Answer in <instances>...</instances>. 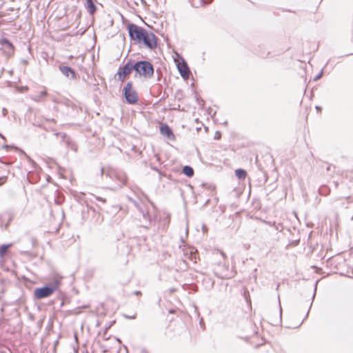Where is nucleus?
I'll return each mask as SVG.
<instances>
[{"instance_id":"nucleus-17","label":"nucleus","mask_w":353,"mask_h":353,"mask_svg":"<svg viewBox=\"0 0 353 353\" xmlns=\"http://www.w3.org/2000/svg\"><path fill=\"white\" fill-rule=\"evenodd\" d=\"M48 93L46 92V90H43L41 92H40L37 96H35L34 98H33V100L37 101V102H39L40 101H41V99L44 97H46L47 96Z\"/></svg>"},{"instance_id":"nucleus-4","label":"nucleus","mask_w":353,"mask_h":353,"mask_svg":"<svg viewBox=\"0 0 353 353\" xmlns=\"http://www.w3.org/2000/svg\"><path fill=\"white\" fill-rule=\"evenodd\" d=\"M130 39L134 43H141V41L145 35L147 30L134 23H130L127 26Z\"/></svg>"},{"instance_id":"nucleus-1","label":"nucleus","mask_w":353,"mask_h":353,"mask_svg":"<svg viewBox=\"0 0 353 353\" xmlns=\"http://www.w3.org/2000/svg\"><path fill=\"white\" fill-rule=\"evenodd\" d=\"M61 284V280L54 279L53 281L47 282L41 287L34 289L33 298L34 300H41L51 296L59 289Z\"/></svg>"},{"instance_id":"nucleus-15","label":"nucleus","mask_w":353,"mask_h":353,"mask_svg":"<svg viewBox=\"0 0 353 353\" xmlns=\"http://www.w3.org/2000/svg\"><path fill=\"white\" fill-rule=\"evenodd\" d=\"M54 135L57 137H60L61 139V142L64 143L65 145L67 143L70 142V137L64 132H55Z\"/></svg>"},{"instance_id":"nucleus-35","label":"nucleus","mask_w":353,"mask_h":353,"mask_svg":"<svg viewBox=\"0 0 353 353\" xmlns=\"http://www.w3.org/2000/svg\"><path fill=\"white\" fill-rule=\"evenodd\" d=\"M10 147H11V145H4L3 146V148H5V149H8V148H10Z\"/></svg>"},{"instance_id":"nucleus-51","label":"nucleus","mask_w":353,"mask_h":353,"mask_svg":"<svg viewBox=\"0 0 353 353\" xmlns=\"http://www.w3.org/2000/svg\"><path fill=\"white\" fill-rule=\"evenodd\" d=\"M315 294H316V290L314 291V293L313 294V298L315 296Z\"/></svg>"},{"instance_id":"nucleus-39","label":"nucleus","mask_w":353,"mask_h":353,"mask_svg":"<svg viewBox=\"0 0 353 353\" xmlns=\"http://www.w3.org/2000/svg\"><path fill=\"white\" fill-rule=\"evenodd\" d=\"M47 120L50 121H52V122H55L54 119H48Z\"/></svg>"},{"instance_id":"nucleus-38","label":"nucleus","mask_w":353,"mask_h":353,"mask_svg":"<svg viewBox=\"0 0 353 353\" xmlns=\"http://www.w3.org/2000/svg\"><path fill=\"white\" fill-rule=\"evenodd\" d=\"M330 168H331V165H327L326 168L327 171H330Z\"/></svg>"},{"instance_id":"nucleus-34","label":"nucleus","mask_w":353,"mask_h":353,"mask_svg":"<svg viewBox=\"0 0 353 353\" xmlns=\"http://www.w3.org/2000/svg\"><path fill=\"white\" fill-rule=\"evenodd\" d=\"M21 63H23V64H26H26H28V61L27 60H26V59H22V60H21Z\"/></svg>"},{"instance_id":"nucleus-32","label":"nucleus","mask_w":353,"mask_h":353,"mask_svg":"<svg viewBox=\"0 0 353 353\" xmlns=\"http://www.w3.org/2000/svg\"><path fill=\"white\" fill-rule=\"evenodd\" d=\"M18 17H19V15H18V14H15V15H14V16L11 17L10 19L14 21V20H15L16 19H17V18H18Z\"/></svg>"},{"instance_id":"nucleus-30","label":"nucleus","mask_w":353,"mask_h":353,"mask_svg":"<svg viewBox=\"0 0 353 353\" xmlns=\"http://www.w3.org/2000/svg\"><path fill=\"white\" fill-rule=\"evenodd\" d=\"M125 317L128 319H135V316L133 315V316H128V315H125Z\"/></svg>"},{"instance_id":"nucleus-25","label":"nucleus","mask_w":353,"mask_h":353,"mask_svg":"<svg viewBox=\"0 0 353 353\" xmlns=\"http://www.w3.org/2000/svg\"><path fill=\"white\" fill-rule=\"evenodd\" d=\"M221 138V133L219 131H216L214 135V139L219 140Z\"/></svg>"},{"instance_id":"nucleus-49","label":"nucleus","mask_w":353,"mask_h":353,"mask_svg":"<svg viewBox=\"0 0 353 353\" xmlns=\"http://www.w3.org/2000/svg\"><path fill=\"white\" fill-rule=\"evenodd\" d=\"M279 286H280V284L279 283V284L277 285V286H276V290H278V289H279Z\"/></svg>"},{"instance_id":"nucleus-28","label":"nucleus","mask_w":353,"mask_h":353,"mask_svg":"<svg viewBox=\"0 0 353 353\" xmlns=\"http://www.w3.org/2000/svg\"><path fill=\"white\" fill-rule=\"evenodd\" d=\"M129 199L137 208L139 207V203L137 201H135V200H134V199H132L131 198H129Z\"/></svg>"},{"instance_id":"nucleus-19","label":"nucleus","mask_w":353,"mask_h":353,"mask_svg":"<svg viewBox=\"0 0 353 353\" xmlns=\"http://www.w3.org/2000/svg\"><path fill=\"white\" fill-rule=\"evenodd\" d=\"M13 219H14L13 215H12V214H8V222H7L5 225H3V224L1 223V228H3H3H4L5 230H7V229L8 228L9 225H10V223L12 222V221L13 220Z\"/></svg>"},{"instance_id":"nucleus-26","label":"nucleus","mask_w":353,"mask_h":353,"mask_svg":"<svg viewBox=\"0 0 353 353\" xmlns=\"http://www.w3.org/2000/svg\"><path fill=\"white\" fill-rule=\"evenodd\" d=\"M95 199L99 201H101L103 203H105L106 202V200L105 199L103 198V197H101V196H94Z\"/></svg>"},{"instance_id":"nucleus-3","label":"nucleus","mask_w":353,"mask_h":353,"mask_svg":"<svg viewBox=\"0 0 353 353\" xmlns=\"http://www.w3.org/2000/svg\"><path fill=\"white\" fill-rule=\"evenodd\" d=\"M122 94L127 103L130 105L137 104L139 101L137 92L133 88V83L129 81L122 90Z\"/></svg>"},{"instance_id":"nucleus-13","label":"nucleus","mask_w":353,"mask_h":353,"mask_svg":"<svg viewBox=\"0 0 353 353\" xmlns=\"http://www.w3.org/2000/svg\"><path fill=\"white\" fill-rule=\"evenodd\" d=\"M270 54L269 51H267L264 45L259 46V50H257L258 56L262 58H267Z\"/></svg>"},{"instance_id":"nucleus-22","label":"nucleus","mask_w":353,"mask_h":353,"mask_svg":"<svg viewBox=\"0 0 353 353\" xmlns=\"http://www.w3.org/2000/svg\"><path fill=\"white\" fill-rule=\"evenodd\" d=\"M278 299H279V321L281 322L282 308H281V305L279 295L278 296Z\"/></svg>"},{"instance_id":"nucleus-7","label":"nucleus","mask_w":353,"mask_h":353,"mask_svg":"<svg viewBox=\"0 0 353 353\" xmlns=\"http://www.w3.org/2000/svg\"><path fill=\"white\" fill-rule=\"evenodd\" d=\"M59 69L61 72V73L70 79H77V73L75 70L70 66L60 65H59Z\"/></svg>"},{"instance_id":"nucleus-14","label":"nucleus","mask_w":353,"mask_h":353,"mask_svg":"<svg viewBox=\"0 0 353 353\" xmlns=\"http://www.w3.org/2000/svg\"><path fill=\"white\" fill-rule=\"evenodd\" d=\"M12 245V243L2 244L0 245V257H3L8 252V248Z\"/></svg>"},{"instance_id":"nucleus-8","label":"nucleus","mask_w":353,"mask_h":353,"mask_svg":"<svg viewBox=\"0 0 353 353\" xmlns=\"http://www.w3.org/2000/svg\"><path fill=\"white\" fill-rule=\"evenodd\" d=\"M177 69L180 75L185 79H188L190 74V70L188 63L183 60L181 63L177 64Z\"/></svg>"},{"instance_id":"nucleus-42","label":"nucleus","mask_w":353,"mask_h":353,"mask_svg":"<svg viewBox=\"0 0 353 353\" xmlns=\"http://www.w3.org/2000/svg\"><path fill=\"white\" fill-rule=\"evenodd\" d=\"M1 16H2V17H5V16H6V12H3V13L1 14Z\"/></svg>"},{"instance_id":"nucleus-43","label":"nucleus","mask_w":353,"mask_h":353,"mask_svg":"<svg viewBox=\"0 0 353 353\" xmlns=\"http://www.w3.org/2000/svg\"><path fill=\"white\" fill-rule=\"evenodd\" d=\"M209 202H210V199H208V200L205 201V205H207Z\"/></svg>"},{"instance_id":"nucleus-24","label":"nucleus","mask_w":353,"mask_h":353,"mask_svg":"<svg viewBox=\"0 0 353 353\" xmlns=\"http://www.w3.org/2000/svg\"><path fill=\"white\" fill-rule=\"evenodd\" d=\"M322 75H323V70H321V72L314 77V81L319 80L322 77Z\"/></svg>"},{"instance_id":"nucleus-46","label":"nucleus","mask_w":353,"mask_h":353,"mask_svg":"<svg viewBox=\"0 0 353 353\" xmlns=\"http://www.w3.org/2000/svg\"><path fill=\"white\" fill-rule=\"evenodd\" d=\"M309 311H310V310L307 311V314H306V316H305V319L307 317V316H308V313H309Z\"/></svg>"},{"instance_id":"nucleus-5","label":"nucleus","mask_w":353,"mask_h":353,"mask_svg":"<svg viewBox=\"0 0 353 353\" xmlns=\"http://www.w3.org/2000/svg\"><path fill=\"white\" fill-rule=\"evenodd\" d=\"M134 71V59H130L123 66H120L116 74L117 79L119 81L123 82L127 76H128L132 71Z\"/></svg>"},{"instance_id":"nucleus-23","label":"nucleus","mask_w":353,"mask_h":353,"mask_svg":"<svg viewBox=\"0 0 353 353\" xmlns=\"http://www.w3.org/2000/svg\"><path fill=\"white\" fill-rule=\"evenodd\" d=\"M213 0H201V3L202 6H205L208 4L210 3Z\"/></svg>"},{"instance_id":"nucleus-16","label":"nucleus","mask_w":353,"mask_h":353,"mask_svg":"<svg viewBox=\"0 0 353 353\" xmlns=\"http://www.w3.org/2000/svg\"><path fill=\"white\" fill-rule=\"evenodd\" d=\"M235 175L239 179H244L246 177L247 172L244 169L238 168L235 170Z\"/></svg>"},{"instance_id":"nucleus-37","label":"nucleus","mask_w":353,"mask_h":353,"mask_svg":"<svg viewBox=\"0 0 353 353\" xmlns=\"http://www.w3.org/2000/svg\"><path fill=\"white\" fill-rule=\"evenodd\" d=\"M0 137L5 141L6 140V137L1 133H0Z\"/></svg>"},{"instance_id":"nucleus-41","label":"nucleus","mask_w":353,"mask_h":353,"mask_svg":"<svg viewBox=\"0 0 353 353\" xmlns=\"http://www.w3.org/2000/svg\"><path fill=\"white\" fill-rule=\"evenodd\" d=\"M304 320H305V319H304L301 321V323H299V325L298 326H296V327H299L301 325V324L303 323Z\"/></svg>"},{"instance_id":"nucleus-52","label":"nucleus","mask_w":353,"mask_h":353,"mask_svg":"<svg viewBox=\"0 0 353 353\" xmlns=\"http://www.w3.org/2000/svg\"><path fill=\"white\" fill-rule=\"evenodd\" d=\"M352 219H353V215H352Z\"/></svg>"},{"instance_id":"nucleus-36","label":"nucleus","mask_w":353,"mask_h":353,"mask_svg":"<svg viewBox=\"0 0 353 353\" xmlns=\"http://www.w3.org/2000/svg\"><path fill=\"white\" fill-rule=\"evenodd\" d=\"M199 323H200L201 326L204 325V322H203V319H201L200 320Z\"/></svg>"},{"instance_id":"nucleus-45","label":"nucleus","mask_w":353,"mask_h":353,"mask_svg":"<svg viewBox=\"0 0 353 353\" xmlns=\"http://www.w3.org/2000/svg\"><path fill=\"white\" fill-rule=\"evenodd\" d=\"M63 303H64V302H63V301H62L61 303V307H62L63 305Z\"/></svg>"},{"instance_id":"nucleus-29","label":"nucleus","mask_w":353,"mask_h":353,"mask_svg":"<svg viewBox=\"0 0 353 353\" xmlns=\"http://www.w3.org/2000/svg\"><path fill=\"white\" fill-rule=\"evenodd\" d=\"M151 168H152L153 170L157 171V172L159 174L160 176L162 175L161 172L158 169V168H157V166H151Z\"/></svg>"},{"instance_id":"nucleus-31","label":"nucleus","mask_w":353,"mask_h":353,"mask_svg":"<svg viewBox=\"0 0 353 353\" xmlns=\"http://www.w3.org/2000/svg\"><path fill=\"white\" fill-rule=\"evenodd\" d=\"M315 108H316V111H317L318 112H321V110H322V108H321V107H320V106H318V105H316V106L315 107Z\"/></svg>"},{"instance_id":"nucleus-10","label":"nucleus","mask_w":353,"mask_h":353,"mask_svg":"<svg viewBox=\"0 0 353 353\" xmlns=\"http://www.w3.org/2000/svg\"><path fill=\"white\" fill-rule=\"evenodd\" d=\"M85 7L90 14H93L97 10V0H85Z\"/></svg>"},{"instance_id":"nucleus-47","label":"nucleus","mask_w":353,"mask_h":353,"mask_svg":"<svg viewBox=\"0 0 353 353\" xmlns=\"http://www.w3.org/2000/svg\"><path fill=\"white\" fill-rule=\"evenodd\" d=\"M350 54H353V53H348V54H346L345 56H349Z\"/></svg>"},{"instance_id":"nucleus-11","label":"nucleus","mask_w":353,"mask_h":353,"mask_svg":"<svg viewBox=\"0 0 353 353\" xmlns=\"http://www.w3.org/2000/svg\"><path fill=\"white\" fill-rule=\"evenodd\" d=\"M0 43L6 48L10 50L12 52H14V47L12 43L7 38H3L0 40Z\"/></svg>"},{"instance_id":"nucleus-27","label":"nucleus","mask_w":353,"mask_h":353,"mask_svg":"<svg viewBox=\"0 0 353 353\" xmlns=\"http://www.w3.org/2000/svg\"><path fill=\"white\" fill-rule=\"evenodd\" d=\"M6 180H7V177L6 176L0 177V185H1L3 183H5Z\"/></svg>"},{"instance_id":"nucleus-18","label":"nucleus","mask_w":353,"mask_h":353,"mask_svg":"<svg viewBox=\"0 0 353 353\" xmlns=\"http://www.w3.org/2000/svg\"><path fill=\"white\" fill-rule=\"evenodd\" d=\"M66 146L68 148H70L71 150H74V152H77L78 150L77 145L70 138V142L67 143Z\"/></svg>"},{"instance_id":"nucleus-21","label":"nucleus","mask_w":353,"mask_h":353,"mask_svg":"<svg viewBox=\"0 0 353 353\" xmlns=\"http://www.w3.org/2000/svg\"><path fill=\"white\" fill-rule=\"evenodd\" d=\"M141 212H142V214H143V217L145 219L148 220V221L150 223L151 222V216L149 214V213L148 212H145L143 211H141Z\"/></svg>"},{"instance_id":"nucleus-48","label":"nucleus","mask_w":353,"mask_h":353,"mask_svg":"<svg viewBox=\"0 0 353 353\" xmlns=\"http://www.w3.org/2000/svg\"><path fill=\"white\" fill-rule=\"evenodd\" d=\"M145 229H148L149 228V225H145V226H143Z\"/></svg>"},{"instance_id":"nucleus-2","label":"nucleus","mask_w":353,"mask_h":353,"mask_svg":"<svg viewBox=\"0 0 353 353\" xmlns=\"http://www.w3.org/2000/svg\"><path fill=\"white\" fill-rule=\"evenodd\" d=\"M134 72L136 75L145 79H150L154 76V68L152 63L147 60H134Z\"/></svg>"},{"instance_id":"nucleus-33","label":"nucleus","mask_w":353,"mask_h":353,"mask_svg":"<svg viewBox=\"0 0 353 353\" xmlns=\"http://www.w3.org/2000/svg\"><path fill=\"white\" fill-rule=\"evenodd\" d=\"M133 294L138 296V295H141V292L137 290V291H134L133 292Z\"/></svg>"},{"instance_id":"nucleus-12","label":"nucleus","mask_w":353,"mask_h":353,"mask_svg":"<svg viewBox=\"0 0 353 353\" xmlns=\"http://www.w3.org/2000/svg\"><path fill=\"white\" fill-rule=\"evenodd\" d=\"M182 173L188 177H192L194 175V170L190 165H184L182 168Z\"/></svg>"},{"instance_id":"nucleus-44","label":"nucleus","mask_w":353,"mask_h":353,"mask_svg":"<svg viewBox=\"0 0 353 353\" xmlns=\"http://www.w3.org/2000/svg\"><path fill=\"white\" fill-rule=\"evenodd\" d=\"M3 216H4L3 214H0V219H1V221H2V219H3Z\"/></svg>"},{"instance_id":"nucleus-20","label":"nucleus","mask_w":353,"mask_h":353,"mask_svg":"<svg viewBox=\"0 0 353 353\" xmlns=\"http://www.w3.org/2000/svg\"><path fill=\"white\" fill-rule=\"evenodd\" d=\"M188 259L193 261L194 263H196L197 255L195 252L190 251L189 253Z\"/></svg>"},{"instance_id":"nucleus-40","label":"nucleus","mask_w":353,"mask_h":353,"mask_svg":"<svg viewBox=\"0 0 353 353\" xmlns=\"http://www.w3.org/2000/svg\"><path fill=\"white\" fill-rule=\"evenodd\" d=\"M103 172H104V168H101V175L103 174Z\"/></svg>"},{"instance_id":"nucleus-9","label":"nucleus","mask_w":353,"mask_h":353,"mask_svg":"<svg viewBox=\"0 0 353 353\" xmlns=\"http://www.w3.org/2000/svg\"><path fill=\"white\" fill-rule=\"evenodd\" d=\"M160 133L170 140H174L175 136L171 128L167 123H163L160 125Z\"/></svg>"},{"instance_id":"nucleus-50","label":"nucleus","mask_w":353,"mask_h":353,"mask_svg":"<svg viewBox=\"0 0 353 353\" xmlns=\"http://www.w3.org/2000/svg\"><path fill=\"white\" fill-rule=\"evenodd\" d=\"M169 312H170V313H173V312H174V310H170Z\"/></svg>"},{"instance_id":"nucleus-6","label":"nucleus","mask_w":353,"mask_h":353,"mask_svg":"<svg viewBox=\"0 0 353 353\" xmlns=\"http://www.w3.org/2000/svg\"><path fill=\"white\" fill-rule=\"evenodd\" d=\"M145 35L141 41V43H143L150 50H154L157 47V37L151 31H146Z\"/></svg>"}]
</instances>
